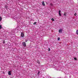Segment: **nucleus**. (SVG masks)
Here are the masks:
<instances>
[{"label":"nucleus","instance_id":"nucleus-1","mask_svg":"<svg viewBox=\"0 0 78 78\" xmlns=\"http://www.w3.org/2000/svg\"><path fill=\"white\" fill-rule=\"evenodd\" d=\"M22 44L23 46L25 47H26V43L25 42H23L22 43Z\"/></svg>","mask_w":78,"mask_h":78},{"label":"nucleus","instance_id":"nucleus-2","mask_svg":"<svg viewBox=\"0 0 78 78\" xmlns=\"http://www.w3.org/2000/svg\"><path fill=\"white\" fill-rule=\"evenodd\" d=\"M58 14L60 16H61V10H59Z\"/></svg>","mask_w":78,"mask_h":78},{"label":"nucleus","instance_id":"nucleus-3","mask_svg":"<svg viewBox=\"0 0 78 78\" xmlns=\"http://www.w3.org/2000/svg\"><path fill=\"white\" fill-rule=\"evenodd\" d=\"M8 74L9 75H11V71H9Z\"/></svg>","mask_w":78,"mask_h":78},{"label":"nucleus","instance_id":"nucleus-4","mask_svg":"<svg viewBox=\"0 0 78 78\" xmlns=\"http://www.w3.org/2000/svg\"><path fill=\"white\" fill-rule=\"evenodd\" d=\"M21 37H23L24 36V34L23 32H22L21 34Z\"/></svg>","mask_w":78,"mask_h":78},{"label":"nucleus","instance_id":"nucleus-5","mask_svg":"<svg viewBox=\"0 0 78 78\" xmlns=\"http://www.w3.org/2000/svg\"><path fill=\"white\" fill-rule=\"evenodd\" d=\"M62 29H60L59 30V33H62Z\"/></svg>","mask_w":78,"mask_h":78},{"label":"nucleus","instance_id":"nucleus-6","mask_svg":"<svg viewBox=\"0 0 78 78\" xmlns=\"http://www.w3.org/2000/svg\"><path fill=\"white\" fill-rule=\"evenodd\" d=\"M42 5L43 6H45V3H44V2L43 1L42 2Z\"/></svg>","mask_w":78,"mask_h":78},{"label":"nucleus","instance_id":"nucleus-7","mask_svg":"<svg viewBox=\"0 0 78 78\" xmlns=\"http://www.w3.org/2000/svg\"><path fill=\"white\" fill-rule=\"evenodd\" d=\"M37 63H38V64H40V62H39V61L37 60Z\"/></svg>","mask_w":78,"mask_h":78},{"label":"nucleus","instance_id":"nucleus-8","mask_svg":"<svg viewBox=\"0 0 78 78\" xmlns=\"http://www.w3.org/2000/svg\"><path fill=\"white\" fill-rule=\"evenodd\" d=\"M76 33L77 34H78V30L76 31Z\"/></svg>","mask_w":78,"mask_h":78},{"label":"nucleus","instance_id":"nucleus-9","mask_svg":"<svg viewBox=\"0 0 78 78\" xmlns=\"http://www.w3.org/2000/svg\"><path fill=\"white\" fill-rule=\"evenodd\" d=\"M2 26L1 25H0V29H2Z\"/></svg>","mask_w":78,"mask_h":78},{"label":"nucleus","instance_id":"nucleus-10","mask_svg":"<svg viewBox=\"0 0 78 78\" xmlns=\"http://www.w3.org/2000/svg\"><path fill=\"white\" fill-rule=\"evenodd\" d=\"M36 23H37L36 22H35L33 23V24L34 25H35V24H36Z\"/></svg>","mask_w":78,"mask_h":78},{"label":"nucleus","instance_id":"nucleus-11","mask_svg":"<svg viewBox=\"0 0 78 78\" xmlns=\"http://www.w3.org/2000/svg\"><path fill=\"white\" fill-rule=\"evenodd\" d=\"M64 16H66V13H64V14H63Z\"/></svg>","mask_w":78,"mask_h":78},{"label":"nucleus","instance_id":"nucleus-12","mask_svg":"<svg viewBox=\"0 0 78 78\" xmlns=\"http://www.w3.org/2000/svg\"><path fill=\"white\" fill-rule=\"evenodd\" d=\"M5 8H6V9H7V8H8V6H6V5H5Z\"/></svg>","mask_w":78,"mask_h":78},{"label":"nucleus","instance_id":"nucleus-13","mask_svg":"<svg viewBox=\"0 0 78 78\" xmlns=\"http://www.w3.org/2000/svg\"><path fill=\"white\" fill-rule=\"evenodd\" d=\"M51 20H52V21H55V20L53 18H52Z\"/></svg>","mask_w":78,"mask_h":78},{"label":"nucleus","instance_id":"nucleus-14","mask_svg":"<svg viewBox=\"0 0 78 78\" xmlns=\"http://www.w3.org/2000/svg\"><path fill=\"white\" fill-rule=\"evenodd\" d=\"M2 17H0V21H2Z\"/></svg>","mask_w":78,"mask_h":78},{"label":"nucleus","instance_id":"nucleus-15","mask_svg":"<svg viewBox=\"0 0 78 78\" xmlns=\"http://www.w3.org/2000/svg\"><path fill=\"white\" fill-rule=\"evenodd\" d=\"M60 40V38L58 37V41H59Z\"/></svg>","mask_w":78,"mask_h":78},{"label":"nucleus","instance_id":"nucleus-16","mask_svg":"<svg viewBox=\"0 0 78 78\" xmlns=\"http://www.w3.org/2000/svg\"><path fill=\"white\" fill-rule=\"evenodd\" d=\"M39 73H40V71H39L37 74H38V75H39Z\"/></svg>","mask_w":78,"mask_h":78},{"label":"nucleus","instance_id":"nucleus-17","mask_svg":"<svg viewBox=\"0 0 78 78\" xmlns=\"http://www.w3.org/2000/svg\"><path fill=\"white\" fill-rule=\"evenodd\" d=\"M48 51H50V49L49 48L48 49Z\"/></svg>","mask_w":78,"mask_h":78},{"label":"nucleus","instance_id":"nucleus-18","mask_svg":"<svg viewBox=\"0 0 78 78\" xmlns=\"http://www.w3.org/2000/svg\"><path fill=\"white\" fill-rule=\"evenodd\" d=\"M76 13L75 14H74V16H76Z\"/></svg>","mask_w":78,"mask_h":78},{"label":"nucleus","instance_id":"nucleus-19","mask_svg":"<svg viewBox=\"0 0 78 78\" xmlns=\"http://www.w3.org/2000/svg\"><path fill=\"white\" fill-rule=\"evenodd\" d=\"M50 5H51V6H53V4L52 3H50Z\"/></svg>","mask_w":78,"mask_h":78},{"label":"nucleus","instance_id":"nucleus-20","mask_svg":"<svg viewBox=\"0 0 78 78\" xmlns=\"http://www.w3.org/2000/svg\"><path fill=\"white\" fill-rule=\"evenodd\" d=\"M74 59L75 60H76V58H74Z\"/></svg>","mask_w":78,"mask_h":78},{"label":"nucleus","instance_id":"nucleus-21","mask_svg":"<svg viewBox=\"0 0 78 78\" xmlns=\"http://www.w3.org/2000/svg\"><path fill=\"white\" fill-rule=\"evenodd\" d=\"M5 41H3V43L5 44Z\"/></svg>","mask_w":78,"mask_h":78},{"label":"nucleus","instance_id":"nucleus-22","mask_svg":"<svg viewBox=\"0 0 78 78\" xmlns=\"http://www.w3.org/2000/svg\"><path fill=\"white\" fill-rule=\"evenodd\" d=\"M28 41V40H26L25 42H27Z\"/></svg>","mask_w":78,"mask_h":78},{"label":"nucleus","instance_id":"nucleus-23","mask_svg":"<svg viewBox=\"0 0 78 78\" xmlns=\"http://www.w3.org/2000/svg\"><path fill=\"white\" fill-rule=\"evenodd\" d=\"M69 78H71V76H69Z\"/></svg>","mask_w":78,"mask_h":78}]
</instances>
